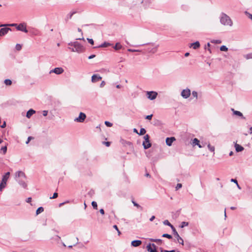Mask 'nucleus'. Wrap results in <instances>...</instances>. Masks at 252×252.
I'll use <instances>...</instances> for the list:
<instances>
[{
  "label": "nucleus",
  "mask_w": 252,
  "mask_h": 252,
  "mask_svg": "<svg viewBox=\"0 0 252 252\" xmlns=\"http://www.w3.org/2000/svg\"><path fill=\"white\" fill-rule=\"evenodd\" d=\"M35 113V111L31 109L29 110L28 111L26 114V117L28 118H30L33 114Z\"/></svg>",
  "instance_id": "obj_20"
},
{
  "label": "nucleus",
  "mask_w": 252,
  "mask_h": 252,
  "mask_svg": "<svg viewBox=\"0 0 252 252\" xmlns=\"http://www.w3.org/2000/svg\"><path fill=\"white\" fill-rule=\"evenodd\" d=\"M192 145L193 146L197 145L200 148L202 147V146H201L199 143V140L196 138L193 139L192 141Z\"/></svg>",
  "instance_id": "obj_21"
},
{
  "label": "nucleus",
  "mask_w": 252,
  "mask_h": 252,
  "mask_svg": "<svg viewBox=\"0 0 252 252\" xmlns=\"http://www.w3.org/2000/svg\"><path fill=\"white\" fill-rule=\"evenodd\" d=\"M25 180L26 179H24V178L16 179V181L19 183V184L24 189H26L27 187V185L25 182Z\"/></svg>",
  "instance_id": "obj_11"
},
{
  "label": "nucleus",
  "mask_w": 252,
  "mask_h": 252,
  "mask_svg": "<svg viewBox=\"0 0 252 252\" xmlns=\"http://www.w3.org/2000/svg\"><path fill=\"white\" fill-rule=\"evenodd\" d=\"M104 123L105 125L108 127H111L113 125V124L111 123L108 121H105Z\"/></svg>",
  "instance_id": "obj_42"
},
{
  "label": "nucleus",
  "mask_w": 252,
  "mask_h": 252,
  "mask_svg": "<svg viewBox=\"0 0 252 252\" xmlns=\"http://www.w3.org/2000/svg\"><path fill=\"white\" fill-rule=\"evenodd\" d=\"M94 194V190L91 189L88 192V195L92 196Z\"/></svg>",
  "instance_id": "obj_47"
},
{
  "label": "nucleus",
  "mask_w": 252,
  "mask_h": 252,
  "mask_svg": "<svg viewBox=\"0 0 252 252\" xmlns=\"http://www.w3.org/2000/svg\"><path fill=\"white\" fill-rule=\"evenodd\" d=\"M104 143L106 145V146L107 147L109 146L110 145V142H104Z\"/></svg>",
  "instance_id": "obj_58"
},
{
  "label": "nucleus",
  "mask_w": 252,
  "mask_h": 252,
  "mask_svg": "<svg viewBox=\"0 0 252 252\" xmlns=\"http://www.w3.org/2000/svg\"><path fill=\"white\" fill-rule=\"evenodd\" d=\"M99 212L102 215H104V211L103 209H100V210H99Z\"/></svg>",
  "instance_id": "obj_59"
},
{
  "label": "nucleus",
  "mask_w": 252,
  "mask_h": 252,
  "mask_svg": "<svg viewBox=\"0 0 252 252\" xmlns=\"http://www.w3.org/2000/svg\"><path fill=\"white\" fill-rule=\"evenodd\" d=\"M182 187V185L180 183H178L176 185V190H178L179 189L181 188Z\"/></svg>",
  "instance_id": "obj_48"
},
{
  "label": "nucleus",
  "mask_w": 252,
  "mask_h": 252,
  "mask_svg": "<svg viewBox=\"0 0 252 252\" xmlns=\"http://www.w3.org/2000/svg\"><path fill=\"white\" fill-rule=\"evenodd\" d=\"M18 25H17V24H9V26H12V27H15L16 28V27L18 26Z\"/></svg>",
  "instance_id": "obj_61"
},
{
  "label": "nucleus",
  "mask_w": 252,
  "mask_h": 252,
  "mask_svg": "<svg viewBox=\"0 0 252 252\" xmlns=\"http://www.w3.org/2000/svg\"><path fill=\"white\" fill-rule=\"evenodd\" d=\"M151 248H152L153 249H156V246L155 244H151Z\"/></svg>",
  "instance_id": "obj_56"
},
{
  "label": "nucleus",
  "mask_w": 252,
  "mask_h": 252,
  "mask_svg": "<svg viewBox=\"0 0 252 252\" xmlns=\"http://www.w3.org/2000/svg\"><path fill=\"white\" fill-rule=\"evenodd\" d=\"M162 252H175V251L174 250H171V251L166 250V251H163Z\"/></svg>",
  "instance_id": "obj_62"
},
{
  "label": "nucleus",
  "mask_w": 252,
  "mask_h": 252,
  "mask_svg": "<svg viewBox=\"0 0 252 252\" xmlns=\"http://www.w3.org/2000/svg\"><path fill=\"white\" fill-rule=\"evenodd\" d=\"M87 40L90 44L92 45H93L94 44V41L93 39L88 38Z\"/></svg>",
  "instance_id": "obj_46"
},
{
  "label": "nucleus",
  "mask_w": 252,
  "mask_h": 252,
  "mask_svg": "<svg viewBox=\"0 0 252 252\" xmlns=\"http://www.w3.org/2000/svg\"><path fill=\"white\" fill-rule=\"evenodd\" d=\"M174 137H167L165 140L166 144L167 145L170 146L172 145L173 141L175 140Z\"/></svg>",
  "instance_id": "obj_15"
},
{
  "label": "nucleus",
  "mask_w": 252,
  "mask_h": 252,
  "mask_svg": "<svg viewBox=\"0 0 252 252\" xmlns=\"http://www.w3.org/2000/svg\"><path fill=\"white\" fill-rule=\"evenodd\" d=\"M230 181L231 182H233V183H235L236 184H237V183H238L237 180L235 179H231Z\"/></svg>",
  "instance_id": "obj_54"
},
{
  "label": "nucleus",
  "mask_w": 252,
  "mask_h": 252,
  "mask_svg": "<svg viewBox=\"0 0 252 252\" xmlns=\"http://www.w3.org/2000/svg\"><path fill=\"white\" fill-rule=\"evenodd\" d=\"M113 48L115 50H118L122 49V46L120 43L117 42L116 43L115 45L113 47Z\"/></svg>",
  "instance_id": "obj_28"
},
{
  "label": "nucleus",
  "mask_w": 252,
  "mask_h": 252,
  "mask_svg": "<svg viewBox=\"0 0 252 252\" xmlns=\"http://www.w3.org/2000/svg\"><path fill=\"white\" fill-rule=\"evenodd\" d=\"M127 51L130 52H140V51L138 50L132 49H128L127 50Z\"/></svg>",
  "instance_id": "obj_50"
},
{
  "label": "nucleus",
  "mask_w": 252,
  "mask_h": 252,
  "mask_svg": "<svg viewBox=\"0 0 252 252\" xmlns=\"http://www.w3.org/2000/svg\"><path fill=\"white\" fill-rule=\"evenodd\" d=\"M142 244V241L139 240H133L131 242V245L132 246L136 247L139 246Z\"/></svg>",
  "instance_id": "obj_16"
},
{
  "label": "nucleus",
  "mask_w": 252,
  "mask_h": 252,
  "mask_svg": "<svg viewBox=\"0 0 252 252\" xmlns=\"http://www.w3.org/2000/svg\"><path fill=\"white\" fill-rule=\"evenodd\" d=\"M172 230L173 231V235L176 237V238L177 239L178 242L180 243V244L183 245H184V240L180 236L178 233L176 231L175 227L172 229Z\"/></svg>",
  "instance_id": "obj_4"
},
{
  "label": "nucleus",
  "mask_w": 252,
  "mask_h": 252,
  "mask_svg": "<svg viewBox=\"0 0 252 252\" xmlns=\"http://www.w3.org/2000/svg\"><path fill=\"white\" fill-rule=\"evenodd\" d=\"M105 85V81H103L101 82L100 85V87L102 88L103 87L104 85Z\"/></svg>",
  "instance_id": "obj_55"
},
{
  "label": "nucleus",
  "mask_w": 252,
  "mask_h": 252,
  "mask_svg": "<svg viewBox=\"0 0 252 252\" xmlns=\"http://www.w3.org/2000/svg\"><path fill=\"white\" fill-rule=\"evenodd\" d=\"M188 225H189V222H188L182 221L181 222V224L180 227L181 228H183L185 226H188Z\"/></svg>",
  "instance_id": "obj_35"
},
{
  "label": "nucleus",
  "mask_w": 252,
  "mask_h": 252,
  "mask_svg": "<svg viewBox=\"0 0 252 252\" xmlns=\"http://www.w3.org/2000/svg\"><path fill=\"white\" fill-rule=\"evenodd\" d=\"M235 147L236 151L237 152H241V151H243V150H244V148L242 146H241L239 144H237L236 143L235 145Z\"/></svg>",
  "instance_id": "obj_22"
},
{
  "label": "nucleus",
  "mask_w": 252,
  "mask_h": 252,
  "mask_svg": "<svg viewBox=\"0 0 252 252\" xmlns=\"http://www.w3.org/2000/svg\"><path fill=\"white\" fill-rule=\"evenodd\" d=\"M192 95L195 97L196 99L197 98V92L195 91H193L192 92Z\"/></svg>",
  "instance_id": "obj_49"
},
{
  "label": "nucleus",
  "mask_w": 252,
  "mask_h": 252,
  "mask_svg": "<svg viewBox=\"0 0 252 252\" xmlns=\"http://www.w3.org/2000/svg\"><path fill=\"white\" fill-rule=\"evenodd\" d=\"M77 13L76 11H72L70 12V13L67 14V15L66 16V17L64 19V20L66 22H67L68 20L71 19L72 18V16Z\"/></svg>",
  "instance_id": "obj_17"
},
{
  "label": "nucleus",
  "mask_w": 252,
  "mask_h": 252,
  "mask_svg": "<svg viewBox=\"0 0 252 252\" xmlns=\"http://www.w3.org/2000/svg\"><path fill=\"white\" fill-rule=\"evenodd\" d=\"M26 201L28 203L31 202L32 201V198L31 197L28 198Z\"/></svg>",
  "instance_id": "obj_60"
},
{
  "label": "nucleus",
  "mask_w": 252,
  "mask_h": 252,
  "mask_svg": "<svg viewBox=\"0 0 252 252\" xmlns=\"http://www.w3.org/2000/svg\"><path fill=\"white\" fill-rule=\"evenodd\" d=\"M146 132V130L144 128H141L140 129V132L138 133V134L140 135H144Z\"/></svg>",
  "instance_id": "obj_32"
},
{
  "label": "nucleus",
  "mask_w": 252,
  "mask_h": 252,
  "mask_svg": "<svg viewBox=\"0 0 252 252\" xmlns=\"http://www.w3.org/2000/svg\"><path fill=\"white\" fill-rule=\"evenodd\" d=\"M5 126H6V123H5V122H4V123L2 124V125H1L0 126H1V127H2V128H4V127H5Z\"/></svg>",
  "instance_id": "obj_64"
},
{
  "label": "nucleus",
  "mask_w": 252,
  "mask_h": 252,
  "mask_svg": "<svg viewBox=\"0 0 252 252\" xmlns=\"http://www.w3.org/2000/svg\"><path fill=\"white\" fill-rule=\"evenodd\" d=\"M181 94L184 98H188L190 95V90L188 88L184 89L182 91Z\"/></svg>",
  "instance_id": "obj_8"
},
{
  "label": "nucleus",
  "mask_w": 252,
  "mask_h": 252,
  "mask_svg": "<svg viewBox=\"0 0 252 252\" xmlns=\"http://www.w3.org/2000/svg\"><path fill=\"white\" fill-rule=\"evenodd\" d=\"M16 29L18 31L23 32L25 33H27L28 31L26 28V24L25 23H22L19 24L16 27Z\"/></svg>",
  "instance_id": "obj_6"
},
{
  "label": "nucleus",
  "mask_w": 252,
  "mask_h": 252,
  "mask_svg": "<svg viewBox=\"0 0 252 252\" xmlns=\"http://www.w3.org/2000/svg\"><path fill=\"white\" fill-rule=\"evenodd\" d=\"M163 223L164 224V225H167V226H169V227H170V228H171V229L172 228H173L174 227L173 226V225H172L170 222L167 220H164L163 221Z\"/></svg>",
  "instance_id": "obj_27"
},
{
  "label": "nucleus",
  "mask_w": 252,
  "mask_h": 252,
  "mask_svg": "<svg viewBox=\"0 0 252 252\" xmlns=\"http://www.w3.org/2000/svg\"><path fill=\"white\" fill-rule=\"evenodd\" d=\"M191 46L192 47L193 49H196L200 47V43L199 41H196L194 43H191Z\"/></svg>",
  "instance_id": "obj_25"
},
{
  "label": "nucleus",
  "mask_w": 252,
  "mask_h": 252,
  "mask_svg": "<svg viewBox=\"0 0 252 252\" xmlns=\"http://www.w3.org/2000/svg\"><path fill=\"white\" fill-rule=\"evenodd\" d=\"M147 249L149 252H158L156 249H153L152 248H151V243H149L147 246Z\"/></svg>",
  "instance_id": "obj_23"
},
{
  "label": "nucleus",
  "mask_w": 252,
  "mask_h": 252,
  "mask_svg": "<svg viewBox=\"0 0 252 252\" xmlns=\"http://www.w3.org/2000/svg\"><path fill=\"white\" fill-rule=\"evenodd\" d=\"M220 50L221 51H227L228 50V48L225 45H222L220 47Z\"/></svg>",
  "instance_id": "obj_39"
},
{
  "label": "nucleus",
  "mask_w": 252,
  "mask_h": 252,
  "mask_svg": "<svg viewBox=\"0 0 252 252\" xmlns=\"http://www.w3.org/2000/svg\"><path fill=\"white\" fill-rule=\"evenodd\" d=\"M132 203H133V205L135 207H136L137 208H139L140 209V210H143V207L139 205L138 203H137L136 202H135L134 200H132Z\"/></svg>",
  "instance_id": "obj_30"
},
{
  "label": "nucleus",
  "mask_w": 252,
  "mask_h": 252,
  "mask_svg": "<svg viewBox=\"0 0 252 252\" xmlns=\"http://www.w3.org/2000/svg\"><path fill=\"white\" fill-rule=\"evenodd\" d=\"M4 83L6 86H10L12 84L11 80L9 79H5L4 81Z\"/></svg>",
  "instance_id": "obj_34"
},
{
  "label": "nucleus",
  "mask_w": 252,
  "mask_h": 252,
  "mask_svg": "<svg viewBox=\"0 0 252 252\" xmlns=\"http://www.w3.org/2000/svg\"><path fill=\"white\" fill-rule=\"evenodd\" d=\"M58 196V193L55 192V193H54L52 197H50V199H55V198H57Z\"/></svg>",
  "instance_id": "obj_43"
},
{
  "label": "nucleus",
  "mask_w": 252,
  "mask_h": 252,
  "mask_svg": "<svg viewBox=\"0 0 252 252\" xmlns=\"http://www.w3.org/2000/svg\"><path fill=\"white\" fill-rule=\"evenodd\" d=\"M102 79V77L98 74H94L92 76V81L93 83L96 82Z\"/></svg>",
  "instance_id": "obj_14"
},
{
  "label": "nucleus",
  "mask_w": 252,
  "mask_h": 252,
  "mask_svg": "<svg viewBox=\"0 0 252 252\" xmlns=\"http://www.w3.org/2000/svg\"><path fill=\"white\" fill-rule=\"evenodd\" d=\"M162 237H165V238H167L169 239H172V236L170 235V234H167V233H164L162 235Z\"/></svg>",
  "instance_id": "obj_36"
},
{
  "label": "nucleus",
  "mask_w": 252,
  "mask_h": 252,
  "mask_svg": "<svg viewBox=\"0 0 252 252\" xmlns=\"http://www.w3.org/2000/svg\"><path fill=\"white\" fill-rule=\"evenodd\" d=\"M211 43L215 44H220L221 43V41L220 40H215L213 39L211 41Z\"/></svg>",
  "instance_id": "obj_38"
},
{
  "label": "nucleus",
  "mask_w": 252,
  "mask_h": 252,
  "mask_svg": "<svg viewBox=\"0 0 252 252\" xmlns=\"http://www.w3.org/2000/svg\"><path fill=\"white\" fill-rule=\"evenodd\" d=\"M220 23L224 26H229L231 27L233 25V22L231 18L223 12L220 14Z\"/></svg>",
  "instance_id": "obj_2"
},
{
  "label": "nucleus",
  "mask_w": 252,
  "mask_h": 252,
  "mask_svg": "<svg viewBox=\"0 0 252 252\" xmlns=\"http://www.w3.org/2000/svg\"><path fill=\"white\" fill-rule=\"evenodd\" d=\"M44 211V208L42 207H39L37 208V209L36 211V214L37 215L39 214L40 213H42Z\"/></svg>",
  "instance_id": "obj_31"
},
{
  "label": "nucleus",
  "mask_w": 252,
  "mask_h": 252,
  "mask_svg": "<svg viewBox=\"0 0 252 252\" xmlns=\"http://www.w3.org/2000/svg\"><path fill=\"white\" fill-rule=\"evenodd\" d=\"M9 31H11L9 28H3L0 30V36H3L7 33Z\"/></svg>",
  "instance_id": "obj_13"
},
{
  "label": "nucleus",
  "mask_w": 252,
  "mask_h": 252,
  "mask_svg": "<svg viewBox=\"0 0 252 252\" xmlns=\"http://www.w3.org/2000/svg\"><path fill=\"white\" fill-rule=\"evenodd\" d=\"M48 111H47V110H44V111H43V112H42V114H43V115L44 116H46L47 115V114H48Z\"/></svg>",
  "instance_id": "obj_53"
},
{
  "label": "nucleus",
  "mask_w": 252,
  "mask_h": 252,
  "mask_svg": "<svg viewBox=\"0 0 252 252\" xmlns=\"http://www.w3.org/2000/svg\"><path fill=\"white\" fill-rule=\"evenodd\" d=\"M142 145L143 146L144 149H147L150 148L152 146V144L150 141H148V142L143 141Z\"/></svg>",
  "instance_id": "obj_19"
},
{
  "label": "nucleus",
  "mask_w": 252,
  "mask_h": 252,
  "mask_svg": "<svg viewBox=\"0 0 252 252\" xmlns=\"http://www.w3.org/2000/svg\"><path fill=\"white\" fill-rule=\"evenodd\" d=\"M113 228H115L116 229V230L117 231V232L118 233V235H120V234H121V232L119 231L117 225H113Z\"/></svg>",
  "instance_id": "obj_45"
},
{
  "label": "nucleus",
  "mask_w": 252,
  "mask_h": 252,
  "mask_svg": "<svg viewBox=\"0 0 252 252\" xmlns=\"http://www.w3.org/2000/svg\"><path fill=\"white\" fill-rule=\"evenodd\" d=\"M158 47V45L154 46V45H152L150 47H148V48L147 49V51L149 53H155L157 51Z\"/></svg>",
  "instance_id": "obj_12"
},
{
  "label": "nucleus",
  "mask_w": 252,
  "mask_h": 252,
  "mask_svg": "<svg viewBox=\"0 0 252 252\" xmlns=\"http://www.w3.org/2000/svg\"><path fill=\"white\" fill-rule=\"evenodd\" d=\"M68 45L73 47L72 48L70 47H68L72 52H76L78 53H81L85 51V48L77 41L73 42H71L68 43Z\"/></svg>",
  "instance_id": "obj_1"
},
{
  "label": "nucleus",
  "mask_w": 252,
  "mask_h": 252,
  "mask_svg": "<svg viewBox=\"0 0 252 252\" xmlns=\"http://www.w3.org/2000/svg\"><path fill=\"white\" fill-rule=\"evenodd\" d=\"M33 139V137H32V136H29L28 138V139H27V141H26V144H28L29 143V142L32 139Z\"/></svg>",
  "instance_id": "obj_52"
},
{
  "label": "nucleus",
  "mask_w": 252,
  "mask_h": 252,
  "mask_svg": "<svg viewBox=\"0 0 252 252\" xmlns=\"http://www.w3.org/2000/svg\"><path fill=\"white\" fill-rule=\"evenodd\" d=\"M111 45V43H110L109 42H104V43H102L99 46H98V47H108ZM97 48V47H94V48Z\"/></svg>",
  "instance_id": "obj_24"
},
{
  "label": "nucleus",
  "mask_w": 252,
  "mask_h": 252,
  "mask_svg": "<svg viewBox=\"0 0 252 252\" xmlns=\"http://www.w3.org/2000/svg\"><path fill=\"white\" fill-rule=\"evenodd\" d=\"M153 117V114L147 115L146 116L145 119L147 120H151Z\"/></svg>",
  "instance_id": "obj_51"
},
{
  "label": "nucleus",
  "mask_w": 252,
  "mask_h": 252,
  "mask_svg": "<svg viewBox=\"0 0 252 252\" xmlns=\"http://www.w3.org/2000/svg\"><path fill=\"white\" fill-rule=\"evenodd\" d=\"M207 147L209 149V150L212 152H213L214 154H215V147L214 146H211L210 143H209L207 145Z\"/></svg>",
  "instance_id": "obj_33"
},
{
  "label": "nucleus",
  "mask_w": 252,
  "mask_h": 252,
  "mask_svg": "<svg viewBox=\"0 0 252 252\" xmlns=\"http://www.w3.org/2000/svg\"><path fill=\"white\" fill-rule=\"evenodd\" d=\"M231 110L233 112L234 115L241 117L243 119H245V117H244L243 114L240 111L235 110L233 108H232Z\"/></svg>",
  "instance_id": "obj_18"
},
{
  "label": "nucleus",
  "mask_w": 252,
  "mask_h": 252,
  "mask_svg": "<svg viewBox=\"0 0 252 252\" xmlns=\"http://www.w3.org/2000/svg\"><path fill=\"white\" fill-rule=\"evenodd\" d=\"M22 48V46L20 44H17L16 45V49L18 51H20Z\"/></svg>",
  "instance_id": "obj_44"
},
{
  "label": "nucleus",
  "mask_w": 252,
  "mask_h": 252,
  "mask_svg": "<svg viewBox=\"0 0 252 252\" xmlns=\"http://www.w3.org/2000/svg\"><path fill=\"white\" fill-rule=\"evenodd\" d=\"M95 57V55H90V56H89L88 59H93Z\"/></svg>",
  "instance_id": "obj_57"
},
{
  "label": "nucleus",
  "mask_w": 252,
  "mask_h": 252,
  "mask_svg": "<svg viewBox=\"0 0 252 252\" xmlns=\"http://www.w3.org/2000/svg\"><path fill=\"white\" fill-rule=\"evenodd\" d=\"M63 69L62 67H56L50 71V73H55L56 74H61L63 72Z\"/></svg>",
  "instance_id": "obj_10"
},
{
  "label": "nucleus",
  "mask_w": 252,
  "mask_h": 252,
  "mask_svg": "<svg viewBox=\"0 0 252 252\" xmlns=\"http://www.w3.org/2000/svg\"><path fill=\"white\" fill-rule=\"evenodd\" d=\"M149 240L151 242H156L158 244L160 245L161 244L162 240L160 239H153V238H150L149 239Z\"/></svg>",
  "instance_id": "obj_26"
},
{
  "label": "nucleus",
  "mask_w": 252,
  "mask_h": 252,
  "mask_svg": "<svg viewBox=\"0 0 252 252\" xmlns=\"http://www.w3.org/2000/svg\"><path fill=\"white\" fill-rule=\"evenodd\" d=\"M92 206L93 207V208L94 209H97V203L94 201H93L92 202Z\"/></svg>",
  "instance_id": "obj_40"
},
{
  "label": "nucleus",
  "mask_w": 252,
  "mask_h": 252,
  "mask_svg": "<svg viewBox=\"0 0 252 252\" xmlns=\"http://www.w3.org/2000/svg\"><path fill=\"white\" fill-rule=\"evenodd\" d=\"M86 118V115L83 112L79 113V116L74 119V121L78 123H83Z\"/></svg>",
  "instance_id": "obj_5"
},
{
  "label": "nucleus",
  "mask_w": 252,
  "mask_h": 252,
  "mask_svg": "<svg viewBox=\"0 0 252 252\" xmlns=\"http://www.w3.org/2000/svg\"><path fill=\"white\" fill-rule=\"evenodd\" d=\"M158 93L154 91H149L147 92V96L148 98L152 100L156 98Z\"/></svg>",
  "instance_id": "obj_7"
},
{
  "label": "nucleus",
  "mask_w": 252,
  "mask_h": 252,
  "mask_svg": "<svg viewBox=\"0 0 252 252\" xmlns=\"http://www.w3.org/2000/svg\"><path fill=\"white\" fill-rule=\"evenodd\" d=\"M26 176L25 173L22 171H18L15 173V179H20V178H24V179H26Z\"/></svg>",
  "instance_id": "obj_9"
},
{
  "label": "nucleus",
  "mask_w": 252,
  "mask_h": 252,
  "mask_svg": "<svg viewBox=\"0 0 252 252\" xmlns=\"http://www.w3.org/2000/svg\"><path fill=\"white\" fill-rule=\"evenodd\" d=\"M155 218V217L154 216H153L151 217V218L150 219V221H152Z\"/></svg>",
  "instance_id": "obj_63"
},
{
  "label": "nucleus",
  "mask_w": 252,
  "mask_h": 252,
  "mask_svg": "<svg viewBox=\"0 0 252 252\" xmlns=\"http://www.w3.org/2000/svg\"><path fill=\"white\" fill-rule=\"evenodd\" d=\"M144 141L148 142L150 141V136L148 134H146L144 136Z\"/></svg>",
  "instance_id": "obj_41"
},
{
  "label": "nucleus",
  "mask_w": 252,
  "mask_h": 252,
  "mask_svg": "<svg viewBox=\"0 0 252 252\" xmlns=\"http://www.w3.org/2000/svg\"><path fill=\"white\" fill-rule=\"evenodd\" d=\"M7 151V147L6 146L2 147L0 149V153H2L3 155H5Z\"/></svg>",
  "instance_id": "obj_29"
},
{
  "label": "nucleus",
  "mask_w": 252,
  "mask_h": 252,
  "mask_svg": "<svg viewBox=\"0 0 252 252\" xmlns=\"http://www.w3.org/2000/svg\"><path fill=\"white\" fill-rule=\"evenodd\" d=\"M244 57L247 60L251 59H252V53L247 54Z\"/></svg>",
  "instance_id": "obj_37"
},
{
  "label": "nucleus",
  "mask_w": 252,
  "mask_h": 252,
  "mask_svg": "<svg viewBox=\"0 0 252 252\" xmlns=\"http://www.w3.org/2000/svg\"><path fill=\"white\" fill-rule=\"evenodd\" d=\"M9 172H6L4 175H3L1 183H0V191H2L3 189L6 187V182L9 178Z\"/></svg>",
  "instance_id": "obj_3"
}]
</instances>
